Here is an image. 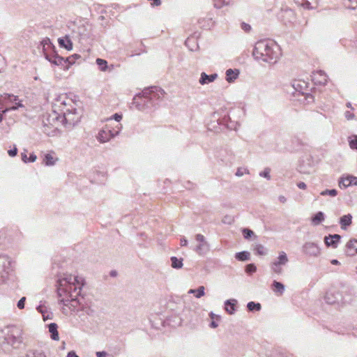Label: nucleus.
<instances>
[{"label": "nucleus", "mask_w": 357, "mask_h": 357, "mask_svg": "<svg viewBox=\"0 0 357 357\" xmlns=\"http://www.w3.org/2000/svg\"><path fill=\"white\" fill-rule=\"evenodd\" d=\"M341 236L339 234L329 235L325 236L324 243L328 247L336 248L340 241Z\"/></svg>", "instance_id": "obj_19"}, {"label": "nucleus", "mask_w": 357, "mask_h": 357, "mask_svg": "<svg viewBox=\"0 0 357 357\" xmlns=\"http://www.w3.org/2000/svg\"><path fill=\"white\" fill-rule=\"evenodd\" d=\"M218 326V324L215 321H212L211 323L210 324V326L213 328H217Z\"/></svg>", "instance_id": "obj_61"}, {"label": "nucleus", "mask_w": 357, "mask_h": 357, "mask_svg": "<svg viewBox=\"0 0 357 357\" xmlns=\"http://www.w3.org/2000/svg\"><path fill=\"white\" fill-rule=\"evenodd\" d=\"M242 29L243 30H245V31H249L251 29V26H250V25H249L248 24L243 23L242 24Z\"/></svg>", "instance_id": "obj_55"}, {"label": "nucleus", "mask_w": 357, "mask_h": 357, "mask_svg": "<svg viewBox=\"0 0 357 357\" xmlns=\"http://www.w3.org/2000/svg\"><path fill=\"white\" fill-rule=\"evenodd\" d=\"M250 252L247 251H243L236 253L235 257L238 261H244L250 259Z\"/></svg>", "instance_id": "obj_32"}, {"label": "nucleus", "mask_w": 357, "mask_h": 357, "mask_svg": "<svg viewBox=\"0 0 357 357\" xmlns=\"http://www.w3.org/2000/svg\"><path fill=\"white\" fill-rule=\"evenodd\" d=\"M86 312L88 314H91L92 312H93V310H91L90 308H88L87 310H86Z\"/></svg>", "instance_id": "obj_63"}, {"label": "nucleus", "mask_w": 357, "mask_h": 357, "mask_svg": "<svg viewBox=\"0 0 357 357\" xmlns=\"http://www.w3.org/2000/svg\"><path fill=\"white\" fill-rule=\"evenodd\" d=\"M180 244L181 246H187L188 244V240L184 237L181 238L180 241Z\"/></svg>", "instance_id": "obj_54"}, {"label": "nucleus", "mask_w": 357, "mask_h": 357, "mask_svg": "<svg viewBox=\"0 0 357 357\" xmlns=\"http://www.w3.org/2000/svg\"><path fill=\"white\" fill-rule=\"evenodd\" d=\"M21 155H22V161L24 162H26V163L28 162L29 158H27V155H26V153L25 152L24 153H22Z\"/></svg>", "instance_id": "obj_57"}, {"label": "nucleus", "mask_w": 357, "mask_h": 357, "mask_svg": "<svg viewBox=\"0 0 357 357\" xmlns=\"http://www.w3.org/2000/svg\"><path fill=\"white\" fill-rule=\"evenodd\" d=\"M41 45L43 46V53L50 52L49 51H53L54 50V47L52 45L50 40L49 38H45L42 40Z\"/></svg>", "instance_id": "obj_27"}, {"label": "nucleus", "mask_w": 357, "mask_h": 357, "mask_svg": "<svg viewBox=\"0 0 357 357\" xmlns=\"http://www.w3.org/2000/svg\"><path fill=\"white\" fill-rule=\"evenodd\" d=\"M45 57L50 63L56 66H65L66 61H64V58L56 54L54 50L51 52H45Z\"/></svg>", "instance_id": "obj_14"}, {"label": "nucleus", "mask_w": 357, "mask_h": 357, "mask_svg": "<svg viewBox=\"0 0 357 357\" xmlns=\"http://www.w3.org/2000/svg\"><path fill=\"white\" fill-rule=\"evenodd\" d=\"M231 0H214V5L216 8H221L229 3Z\"/></svg>", "instance_id": "obj_41"}, {"label": "nucleus", "mask_w": 357, "mask_h": 357, "mask_svg": "<svg viewBox=\"0 0 357 357\" xmlns=\"http://www.w3.org/2000/svg\"><path fill=\"white\" fill-rule=\"evenodd\" d=\"M351 223L352 215L351 214L344 215L340 219V227L342 229H346Z\"/></svg>", "instance_id": "obj_25"}, {"label": "nucleus", "mask_w": 357, "mask_h": 357, "mask_svg": "<svg viewBox=\"0 0 357 357\" xmlns=\"http://www.w3.org/2000/svg\"><path fill=\"white\" fill-rule=\"evenodd\" d=\"M303 252L312 257H317L320 254V248L319 246L312 242H307L303 246Z\"/></svg>", "instance_id": "obj_15"}, {"label": "nucleus", "mask_w": 357, "mask_h": 357, "mask_svg": "<svg viewBox=\"0 0 357 357\" xmlns=\"http://www.w3.org/2000/svg\"><path fill=\"white\" fill-rule=\"evenodd\" d=\"M11 271V261L6 255H0V284L6 281Z\"/></svg>", "instance_id": "obj_10"}, {"label": "nucleus", "mask_w": 357, "mask_h": 357, "mask_svg": "<svg viewBox=\"0 0 357 357\" xmlns=\"http://www.w3.org/2000/svg\"><path fill=\"white\" fill-rule=\"evenodd\" d=\"M218 75L216 73L208 75L206 73L203 72L201 73L199 82L202 85L208 84L215 81Z\"/></svg>", "instance_id": "obj_22"}, {"label": "nucleus", "mask_w": 357, "mask_h": 357, "mask_svg": "<svg viewBox=\"0 0 357 357\" xmlns=\"http://www.w3.org/2000/svg\"><path fill=\"white\" fill-rule=\"evenodd\" d=\"M312 79L316 84L325 85L328 81V76L322 70H319L313 73Z\"/></svg>", "instance_id": "obj_18"}, {"label": "nucleus", "mask_w": 357, "mask_h": 357, "mask_svg": "<svg viewBox=\"0 0 357 357\" xmlns=\"http://www.w3.org/2000/svg\"><path fill=\"white\" fill-rule=\"evenodd\" d=\"M349 179H350L351 185H357V177L349 176Z\"/></svg>", "instance_id": "obj_52"}, {"label": "nucleus", "mask_w": 357, "mask_h": 357, "mask_svg": "<svg viewBox=\"0 0 357 357\" xmlns=\"http://www.w3.org/2000/svg\"><path fill=\"white\" fill-rule=\"evenodd\" d=\"M347 253L349 256L357 255V239H351L346 245Z\"/></svg>", "instance_id": "obj_21"}, {"label": "nucleus", "mask_w": 357, "mask_h": 357, "mask_svg": "<svg viewBox=\"0 0 357 357\" xmlns=\"http://www.w3.org/2000/svg\"><path fill=\"white\" fill-rule=\"evenodd\" d=\"M322 196L329 195L331 197H335L337 195V191L335 189L325 190L320 193Z\"/></svg>", "instance_id": "obj_39"}, {"label": "nucleus", "mask_w": 357, "mask_h": 357, "mask_svg": "<svg viewBox=\"0 0 357 357\" xmlns=\"http://www.w3.org/2000/svg\"><path fill=\"white\" fill-rule=\"evenodd\" d=\"M123 126L121 123H117L115 126H111L107 124L98 132L97 139L100 143L109 142L111 139L117 136L121 132Z\"/></svg>", "instance_id": "obj_8"}, {"label": "nucleus", "mask_w": 357, "mask_h": 357, "mask_svg": "<svg viewBox=\"0 0 357 357\" xmlns=\"http://www.w3.org/2000/svg\"><path fill=\"white\" fill-rule=\"evenodd\" d=\"M66 94L58 95L52 102L53 112L56 114L55 119H58L60 116H63V119L66 121H70L68 116L72 114L74 109L70 104Z\"/></svg>", "instance_id": "obj_3"}, {"label": "nucleus", "mask_w": 357, "mask_h": 357, "mask_svg": "<svg viewBox=\"0 0 357 357\" xmlns=\"http://www.w3.org/2000/svg\"><path fill=\"white\" fill-rule=\"evenodd\" d=\"M64 61H66V64L68 63L66 66H64V68L68 69L70 65H72L75 63V59L74 58V56H70L64 59Z\"/></svg>", "instance_id": "obj_44"}, {"label": "nucleus", "mask_w": 357, "mask_h": 357, "mask_svg": "<svg viewBox=\"0 0 357 357\" xmlns=\"http://www.w3.org/2000/svg\"><path fill=\"white\" fill-rule=\"evenodd\" d=\"M255 59L274 63L281 56V50L275 42L262 40L255 43L253 52Z\"/></svg>", "instance_id": "obj_2"}, {"label": "nucleus", "mask_w": 357, "mask_h": 357, "mask_svg": "<svg viewBox=\"0 0 357 357\" xmlns=\"http://www.w3.org/2000/svg\"><path fill=\"white\" fill-rule=\"evenodd\" d=\"M36 155L33 153H32L30 154V156L28 159V162H33L36 161Z\"/></svg>", "instance_id": "obj_53"}, {"label": "nucleus", "mask_w": 357, "mask_h": 357, "mask_svg": "<svg viewBox=\"0 0 357 357\" xmlns=\"http://www.w3.org/2000/svg\"><path fill=\"white\" fill-rule=\"evenodd\" d=\"M350 185H351V183L350 179H349V176L346 178H341V180L339 181V186L340 188H346Z\"/></svg>", "instance_id": "obj_38"}, {"label": "nucleus", "mask_w": 357, "mask_h": 357, "mask_svg": "<svg viewBox=\"0 0 357 357\" xmlns=\"http://www.w3.org/2000/svg\"><path fill=\"white\" fill-rule=\"evenodd\" d=\"M23 341L22 331L17 326L8 328L7 333L4 335L3 344H10L13 348H19Z\"/></svg>", "instance_id": "obj_6"}, {"label": "nucleus", "mask_w": 357, "mask_h": 357, "mask_svg": "<svg viewBox=\"0 0 357 357\" xmlns=\"http://www.w3.org/2000/svg\"><path fill=\"white\" fill-rule=\"evenodd\" d=\"M56 160L57 159L54 158L50 153L45 154L43 158V162L47 166L54 165Z\"/></svg>", "instance_id": "obj_31"}, {"label": "nucleus", "mask_w": 357, "mask_h": 357, "mask_svg": "<svg viewBox=\"0 0 357 357\" xmlns=\"http://www.w3.org/2000/svg\"><path fill=\"white\" fill-rule=\"evenodd\" d=\"M331 264H334V265H337V264H340V262H339L337 259H333V260L331 261Z\"/></svg>", "instance_id": "obj_62"}, {"label": "nucleus", "mask_w": 357, "mask_h": 357, "mask_svg": "<svg viewBox=\"0 0 357 357\" xmlns=\"http://www.w3.org/2000/svg\"><path fill=\"white\" fill-rule=\"evenodd\" d=\"M288 261L287 254L284 251L280 252L278 258L270 265L271 271L275 274L281 275L283 272L282 266H285Z\"/></svg>", "instance_id": "obj_9"}, {"label": "nucleus", "mask_w": 357, "mask_h": 357, "mask_svg": "<svg viewBox=\"0 0 357 357\" xmlns=\"http://www.w3.org/2000/svg\"><path fill=\"white\" fill-rule=\"evenodd\" d=\"M122 118H123L122 114L116 113L113 116H112L109 119H108V121L114 119L116 122L119 123L122 119Z\"/></svg>", "instance_id": "obj_46"}, {"label": "nucleus", "mask_w": 357, "mask_h": 357, "mask_svg": "<svg viewBox=\"0 0 357 357\" xmlns=\"http://www.w3.org/2000/svg\"><path fill=\"white\" fill-rule=\"evenodd\" d=\"M23 107L18 97L13 94L4 93L0 97V110L2 109L3 113Z\"/></svg>", "instance_id": "obj_5"}, {"label": "nucleus", "mask_w": 357, "mask_h": 357, "mask_svg": "<svg viewBox=\"0 0 357 357\" xmlns=\"http://www.w3.org/2000/svg\"><path fill=\"white\" fill-rule=\"evenodd\" d=\"M49 328V332L51 333V338L54 340H58L59 337V333L57 331L58 326L55 323H52L48 326Z\"/></svg>", "instance_id": "obj_26"}, {"label": "nucleus", "mask_w": 357, "mask_h": 357, "mask_svg": "<svg viewBox=\"0 0 357 357\" xmlns=\"http://www.w3.org/2000/svg\"><path fill=\"white\" fill-rule=\"evenodd\" d=\"M256 270H257V268H256L255 265L253 264H248L245 267V271L248 273H255L256 271Z\"/></svg>", "instance_id": "obj_45"}, {"label": "nucleus", "mask_w": 357, "mask_h": 357, "mask_svg": "<svg viewBox=\"0 0 357 357\" xmlns=\"http://www.w3.org/2000/svg\"><path fill=\"white\" fill-rule=\"evenodd\" d=\"M242 232L244 238L246 239L250 238L251 236L254 235V232L252 230L247 228L243 229Z\"/></svg>", "instance_id": "obj_42"}, {"label": "nucleus", "mask_w": 357, "mask_h": 357, "mask_svg": "<svg viewBox=\"0 0 357 357\" xmlns=\"http://www.w3.org/2000/svg\"><path fill=\"white\" fill-rule=\"evenodd\" d=\"M346 106L349 108H351V109H354V108L351 106V103L349 102L346 104Z\"/></svg>", "instance_id": "obj_64"}, {"label": "nucleus", "mask_w": 357, "mask_h": 357, "mask_svg": "<svg viewBox=\"0 0 357 357\" xmlns=\"http://www.w3.org/2000/svg\"><path fill=\"white\" fill-rule=\"evenodd\" d=\"M255 251L256 252V254L258 255L263 256V255H266L267 254L266 248L261 244L257 245L255 246Z\"/></svg>", "instance_id": "obj_37"}, {"label": "nucleus", "mask_w": 357, "mask_h": 357, "mask_svg": "<svg viewBox=\"0 0 357 357\" xmlns=\"http://www.w3.org/2000/svg\"><path fill=\"white\" fill-rule=\"evenodd\" d=\"M164 93V91L160 87L152 86L144 89L142 91V96L144 99V102L146 103L149 107L150 106H155L157 104V101L163 98Z\"/></svg>", "instance_id": "obj_7"}, {"label": "nucleus", "mask_w": 357, "mask_h": 357, "mask_svg": "<svg viewBox=\"0 0 357 357\" xmlns=\"http://www.w3.org/2000/svg\"><path fill=\"white\" fill-rule=\"evenodd\" d=\"M278 200L280 201V202L284 204L287 202V198L284 195H280L278 197Z\"/></svg>", "instance_id": "obj_59"}, {"label": "nucleus", "mask_w": 357, "mask_h": 357, "mask_svg": "<svg viewBox=\"0 0 357 357\" xmlns=\"http://www.w3.org/2000/svg\"><path fill=\"white\" fill-rule=\"evenodd\" d=\"M23 357H45V356L42 352L30 351Z\"/></svg>", "instance_id": "obj_40"}, {"label": "nucleus", "mask_w": 357, "mask_h": 357, "mask_svg": "<svg viewBox=\"0 0 357 357\" xmlns=\"http://www.w3.org/2000/svg\"><path fill=\"white\" fill-rule=\"evenodd\" d=\"M96 63L98 66L100 70L105 72L107 70L108 66L106 60L98 58Z\"/></svg>", "instance_id": "obj_35"}, {"label": "nucleus", "mask_w": 357, "mask_h": 357, "mask_svg": "<svg viewBox=\"0 0 357 357\" xmlns=\"http://www.w3.org/2000/svg\"><path fill=\"white\" fill-rule=\"evenodd\" d=\"M273 290L275 293H278L280 295H282L284 291V286L280 282L273 281Z\"/></svg>", "instance_id": "obj_30"}, {"label": "nucleus", "mask_w": 357, "mask_h": 357, "mask_svg": "<svg viewBox=\"0 0 357 357\" xmlns=\"http://www.w3.org/2000/svg\"><path fill=\"white\" fill-rule=\"evenodd\" d=\"M349 145L351 149L357 150V136L349 142Z\"/></svg>", "instance_id": "obj_49"}, {"label": "nucleus", "mask_w": 357, "mask_h": 357, "mask_svg": "<svg viewBox=\"0 0 357 357\" xmlns=\"http://www.w3.org/2000/svg\"><path fill=\"white\" fill-rule=\"evenodd\" d=\"M59 43L60 46L65 47L67 50H71L73 44L68 38H59Z\"/></svg>", "instance_id": "obj_33"}, {"label": "nucleus", "mask_w": 357, "mask_h": 357, "mask_svg": "<svg viewBox=\"0 0 357 357\" xmlns=\"http://www.w3.org/2000/svg\"><path fill=\"white\" fill-rule=\"evenodd\" d=\"M96 356L97 357H106L107 353L105 351H98Z\"/></svg>", "instance_id": "obj_58"}, {"label": "nucleus", "mask_w": 357, "mask_h": 357, "mask_svg": "<svg viewBox=\"0 0 357 357\" xmlns=\"http://www.w3.org/2000/svg\"><path fill=\"white\" fill-rule=\"evenodd\" d=\"M278 16H279V18L285 24L292 23L296 18V15H295L294 11L292 9L289 8L287 7L282 8L281 9Z\"/></svg>", "instance_id": "obj_13"}, {"label": "nucleus", "mask_w": 357, "mask_h": 357, "mask_svg": "<svg viewBox=\"0 0 357 357\" xmlns=\"http://www.w3.org/2000/svg\"><path fill=\"white\" fill-rule=\"evenodd\" d=\"M170 260H171V262H172L171 265H172V268H176V269L182 268V266H183V260H182V259H178L176 257H172Z\"/></svg>", "instance_id": "obj_34"}, {"label": "nucleus", "mask_w": 357, "mask_h": 357, "mask_svg": "<svg viewBox=\"0 0 357 357\" xmlns=\"http://www.w3.org/2000/svg\"><path fill=\"white\" fill-rule=\"evenodd\" d=\"M270 172H271V169L269 168H266L263 172L259 173V176L264 177V178H267L268 180H270L271 179Z\"/></svg>", "instance_id": "obj_43"}, {"label": "nucleus", "mask_w": 357, "mask_h": 357, "mask_svg": "<svg viewBox=\"0 0 357 357\" xmlns=\"http://www.w3.org/2000/svg\"><path fill=\"white\" fill-rule=\"evenodd\" d=\"M342 294V304L351 302L354 298L355 293L353 288L349 287H343L340 290Z\"/></svg>", "instance_id": "obj_17"}, {"label": "nucleus", "mask_w": 357, "mask_h": 357, "mask_svg": "<svg viewBox=\"0 0 357 357\" xmlns=\"http://www.w3.org/2000/svg\"><path fill=\"white\" fill-rule=\"evenodd\" d=\"M324 213L321 211H319L312 218V223L314 225H319L321 224L322 221L324 220Z\"/></svg>", "instance_id": "obj_29"}, {"label": "nucleus", "mask_w": 357, "mask_h": 357, "mask_svg": "<svg viewBox=\"0 0 357 357\" xmlns=\"http://www.w3.org/2000/svg\"><path fill=\"white\" fill-rule=\"evenodd\" d=\"M248 173H249V172L246 169L238 168V169L236 172V176H242L244 174H248Z\"/></svg>", "instance_id": "obj_48"}, {"label": "nucleus", "mask_w": 357, "mask_h": 357, "mask_svg": "<svg viewBox=\"0 0 357 357\" xmlns=\"http://www.w3.org/2000/svg\"><path fill=\"white\" fill-rule=\"evenodd\" d=\"M344 116H345V118H346L347 120H349H349H352L353 119H354V116H354V114L352 112H349V111H346V112H344Z\"/></svg>", "instance_id": "obj_50"}, {"label": "nucleus", "mask_w": 357, "mask_h": 357, "mask_svg": "<svg viewBox=\"0 0 357 357\" xmlns=\"http://www.w3.org/2000/svg\"><path fill=\"white\" fill-rule=\"evenodd\" d=\"M36 310L43 315V318L45 321L52 319V313L50 312L48 308L45 305H40L36 307Z\"/></svg>", "instance_id": "obj_24"}, {"label": "nucleus", "mask_w": 357, "mask_h": 357, "mask_svg": "<svg viewBox=\"0 0 357 357\" xmlns=\"http://www.w3.org/2000/svg\"><path fill=\"white\" fill-rule=\"evenodd\" d=\"M240 70L238 69L229 68L225 72V79L229 83L234 82L239 76Z\"/></svg>", "instance_id": "obj_20"}, {"label": "nucleus", "mask_w": 357, "mask_h": 357, "mask_svg": "<svg viewBox=\"0 0 357 357\" xmlns=\"http://www.w3.org/2000/svg\"><path fill=\"white\" fill-rule=\"evenodd\" d=\"M297 186H298L300 189H303V190H305V189L307 188V185H306V184H305L304 182H299V183L297 184Z\"/></svg>", "instance_id": "obj_56"}, {"label": "nucleus", "mask_w": 357, "mask_h": 357, "mask_svg": "<svg viewBox=\"0 0 357 357\" xmlns=\"http://www.w3.org/2000/svg\"><path fill=\"white\" fill-rule=\"evenodd\" d=\"M26 301V297H22L20 298V300L17 302V306L20 310H22L24 308Z\"/></svg>", "instance_id": "obj_47"}, {"label": "nucleus", "mask_w": 357, "mask_h": 357, "mask_svg": "<svg viewBox=\"0 0 357 357\" xmlns=\"http://www.w3.org/2000/svg\"><path fill=\"white\" fill-rule=\"evenodd\" d=\"M8 153L10 156L14 157L17 153V149L16 147H14L13 149H10L8 151Z\"/></svg>", "instance_id": "obj_51"}, {"label": "nucleus", "mask_w": 357, "mask_h": 357, "mask_svg": "<svg viewBox=\"0 0 357 357\" xmlns=\"http://www.w3.org/2000/svg\"><path fill=\"white\" fill-rule=\"evenodd\" d=\"M324 299L328 304L342 303V294L336 288L330 289L325 295Z\"/></svg>", "instance_id": "obj_12"}, {"label": "nucleus", "mask_w": 357, "mask_h": 357, "mask_svg": "<svg viewBox=\"0 0 357 357\" xmlns=\"http://www.w3.org/2000/svg\"><path fill=\"white\" fill-rule=\"evenodd\" d=\"M66 357H79L75 351H69L67 354V356Z\"/></svg>", "instance_id": "obj_60"}, {"label": "nucleus", "mask_w": 357, "mask_h": 357, "mask_svg": "<svg viewBox=\"0 0 357 357\" xmlns=\"http://www.w3.org/2000/svg\"><path fill=\"white\" fill-rule=\"evenodd\" d=\"M247 307L249 311H259L261 308V304L250 301L248 303Z\"/></svg>", "instance_id": "obj_36"}, {"label": "nucleus", "mask_w": 357, "mask_h": 357, "mask_svg": "<svg viewBox=\"0 0 357 357\" xmlns=\"http://www.w3.org/2000/svg\"><path fill=\"white\" fill-rule=\"evenodd\" d=\"M57 287L59 301L63 304L62 312L68 314L69 312L78 310L80 305L77 297L79 295L84 280L81 277L65 274L63 278L59 279Z\"/></svg>", "instance_id": "obj_1"}, {"label": "nucleus", "mask_w": 357, "mask_h": 357, "mask_svg": "<svg viewBox=\"0 0 357 357\" xmlns=\"http://www.w3.org/2000/svg\"><path fill=\"white\" fill-rule=\"evenodd\" d=\"M66 94L58 95L52 102L53 112L56 114L55 119H58L60 116H63V119L66 121H70L68 116L72 114L74 109L70 104Z\"/></svg>", "instance_id": "obj_4"}, {"label": "nucleus", "mask_w": 357, "mask_h": 357, "mask_svg": "<svg viewBox=\"0 0 357 357\" xmlns=\"http://www.w3.org/2000/svg\"><path fill=\"white\" fill-rule=\"evenodd\" d=\"M195 240L198 243L193 250L199 255H204L210 250V244L204 235L198 234L195 236Z\"/></svg>", "instance_id": "obj_11"}, {"label": "nucleus", "mask_w": 357, "mask_h": 357, "mask_svg": "<svg viewBox=\"0 0 357 357\" xmlns=\"http://www.w3.org/2000/svg\"><path fill=\"white\" fill-rule=\"evenodd\" d=\"M237 304V301L236 299H229L225 302V309L227 313L229 314H233L236 311L235 307Z\"/></svg>", "instance_id": "obj_23"}, {"label": "nucleus", "mask_w": 357, "mask_h": 357, "mask_svg": "<svg viewBox=\"0 0 357 357\" xmlns=\"http://www.w3.org/2000/svg\"><path fill=\"white\" fill-rule=\"evenodd\" d=\"M204 290H205V287L204 286H200L197 289H190L188 291V294H194L196 298H199L202 296H204V294H205Z\"/></svg>", "instance_id": "obj_28"}, {"label": "nucleus", "mask_w": 357, "mask_h": 357, "mask_svg": "<svg viewBox=\"0 0 357 357\" xmlns=\"http://www.w3.org/2000/svg\"><path fill=\"white\" fill-rule=\"evenodd\" d=\"M75 32L82 39L89 38L91 34V25L83 23L77 27Z\"/></svg>", "instance_id": "obj_16"}]
</instances>
